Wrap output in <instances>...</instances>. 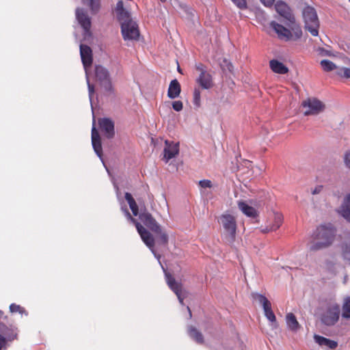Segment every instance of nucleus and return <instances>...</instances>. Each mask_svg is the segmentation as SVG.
I'll return each mask as SVG.
<instances>
[{"label":"nucleus","mask_w":350,"mask_h":350,"mask_svg":"<svg viewBox=\"0 0 350 350\" xmlns=\"http://www.w3.org/2000/svg\"><path fill=\"white\" fill-rule=\"evenodd\" d=\"M336 233V230L332 224L321 225L312 234L313 241L310 243V250L317 251L330 246L334 241Z\"/></svg>","instance_id":"nucleus-1"},{"label":"nucleus","mask_w":350,"mask_h":350,"mask_svg":"<svg viewBox=\"0 0 350 350\" xmlns=\"http://www.w3.org/2000/svg\"><path fill=\"white\" fill-rule=\"evenodd\" d=\"M276 12L290 23H295V18L291 13L290 8L283 1H278L275 5Z\"/></svg>","instance_id":"nucleus-15"},{"label":"nucleus","mask_w":350,"mask_h":350,"mask_svg":"<svg viewBox=\"0 0 350 350\" xmlns=\"http://www.w3.org/2000/svg\"><path fill=\"white\" fill-rule=\"evenodd\" d=\"M200 91L198 88H195L193 91V105L196 107H199L200 106Z\"/></svg>","instance_id":"nucleus-37"},{"label":"nucleus","mask_w":350,"mask_h":350,"mask_svg":"<svg viewBox=\"0 0 350 350\" xmlns=\"http://www.w3.org/2000/svg\"><path fill=\"white\" fill-rule=\"evenodd\" d=\"M344 161L346 167L350 170V150L346 152Z\"/></svg>","instance_id":"nucleus-45"},{"label":"nucleus","mask_w":350,"mask_h":350,"mask_svg":"<svg viewBox=\"0 0 350 350\" xmlns=\"http://www.w3.org/2000/svg\"><path fill=\"white\" fill-rule=\"evenodd\" d=\"M172 108L176 111H180L183 108V102L180 100H176L172 103Z\"/></svg>","instance_id":"nucleus-42"},{"label":"nucleus","mask_w":350,"mask_h":350,"mask_svg":"<svg viewBox=\"0 0 350 350\" xmlns=\"http://www.w3.org/2000/svg\"><path fill=\"white\" fill-rule=\"evenodd\" d=\"M270 27L277 33L279 39L284 41H288L293 39V33L291 30L284 27L282 25L275 21H271L270 23Z\"/></svg>","instance_id":"nucleus-13"},{"label":"nucleus","mask_w":350,"mask_h":350,"mask_svg":"<svg viewBox=\"0 0 350 350\" xmlns=\"http://www.w3.org/2000/svg\"><path fill=\"white\" fill-rule=\"evenodd\" d=\"M83 4L90 7L92 13H96L100 8V0H81Z\"/></svg>","instance_id":"nucleus-32"},{"label":"nucleus","mask_w":350,"mask_h":350,"mask_svg":"<svg viewBox=\"0 0 350 350\" xmlns=\"http://www.w3.org/2000/svg\"><path fill=\"white\" fill-rule=\"evenodd\" d=\"M291 27V33H293V39L292 40H297L299 39L302 36V31L299 25H295Z\"/></svg>","instance_id":"nucleus-36"},{"label":"nucleus","mask_w":350,"mask_h":350,"mask_svg":"<svg viewBox=\"0 0 350 350\" xmlns=\"http://www.w3.org/2000/svg\"><path fill=\"white\" fill-rule=\"evenodd\" d=\"M219 222L223 226L226 239L228 242L232 243L234 241L237 230L234 217L229 214L222 215L219 219Z\"/></svg>","instance_id":"nucleus-6"},{"label":"nucleus","mask_w":350,"mask_h":350,"mask_svg":"<svg viewBox=\"0 0 350 350\" xmlns=\"http://www.w3.org/2000/svg\"><path fill=\"white\" fill-rule=\"evenodd\" d=\"M238 207L243 212V213H244L245 215L248 217H256L258 215L256 210L254 207L249 206L245 202H239Z\"/></svg>","instance_id":"nucleus-26"},{"label":"nucleus","mask_w":350,"mask_h":350,"mask_svg":"<svg viewBox=\"0 0 350 350\" xmlns=\"http://www.w3.org/2000/svg\"><path fill=\"white\" fill-rule=\"evenodd\" d=\"M196 81L203 89L207 90L213 86L212 77L207 72L200 73Z\"/></svg>","instance_id":"nucleus-21"},{"label":"nucleus","mask_w":350,"mask_h":350,"mask_svg":"<svg viewBox=\"0 0 350 350\" xmlns=\"http://www.w3.org/2000/svg\"><path fill=\"white\" fill-rule=\"evenodd\" d=\"M199 185L202 188H211L212 187V183L209 180H200Z\"/></svg>","instance_id":"nucleus-43"},{"label":"nucleus","mask_w":350,"mask_h":350,"mask_svg":"<svg viewBox=\"0 0 350 350\" xmlns=\"http://www.w3.org/2000/svg\"><path fill=\"white\" fill-rule=\"evenodd\" d=\"M349 1H350V0H349Z\"/></svg>","instance_id":"nucleus-54"},{"label":"nucleus","mask_w":350,"mask_h":350,"mask_svg":"<svg viewBox=\"0 0 350 350\" xmlns=\"http://www.w3.org/2000/svg\"><path fill=\"white\" fill-rule=\"evenodd\" d=\"M124 212L125 213L127 219L133 224H135L138 233L139 234L142 241L144 243L150 248L154 255L159 259L160 256L157 255L154 252V239L152 234L145 228L140 223H139L136 219L133 218L129 211L127 209H124Z\"/></svg>","instance_id":"nucleus-3"},{"label":"nucleus","mask_w":350,"mask_h":350,"mask_svg":"<svg viewBox=\"0 0 350 350\" xmlns=\"http://www.w3.org/2000/svg\"><path fill=\"white\" fill-rule=\"evenodd\" d=\"M302 107L304 109L305 116H316L323 112L325 109V105L319 99L311 97L302 101Z\"/></svg>","instance_id":"nucleus-7"},{"label":"nucleus","mask_w":350,"mask_h":350,"mask_svg":"<svg viewBox=\"0 0 350 350\" xmlns=\"http://www.w3.org/2000/svg\"><path fill=\"white\" fill-rule=\"evenodd\" d=\"M139 218L153 232H161V226L150 213L147 211L141 212Z\"/></svg>","instance_id":"nucleus-11"},{"label":"nucleus","mask_w":350,"mask_h":350,"mask_svg":"<svg viewBox=\"0 0 350 350\" xmlns=\"http://www.w3.org/2000/svg\"><path fill=\"white\" fill-rule=\"evenodd\" d=\"M341 238L342 239L341 244L342 256L345 259L350 260V232H344Z\"/></svg>","instance_id":"nucleus-19"},{"label":"nucleus","mask_w":350,"mask_h":350,"mask_svg":"<svg viewBox=\"0 0 350 350\" xmlns=\"http://www.w3.org/2000/svg\"><path fill=\"white\" fill-rule=\"evenodd\" d=\"M239 10H244L247 9V0H230Z\"/></svg>","instance_id":"nucleus-38"},{"label":"nucleus","mask_w":350,"mask_h":350,"mask_svg":"<svg viewBox=\"0 0 350 350\" xmlns=\"http://www.w3.org/2000/svg\"><path fill=\"white\" fill-rule=\"evenodd\" d=\"M95 76L101 88L104 90L105 94L111 95L114 93V88L112 85L108 70L103 66H95Z\"/></svg>","instance_id":"nucleus-5"},{"label":"nucleus","mask_w":350,"mask_h":350,"mask_svg":"<svg viewBox=\"0 0 350 350\" xmlns=\"http://www.w3.org/2000/svg\"><path fill=\"white\" fill-rule=\"evenodd\" d=\"M121 31L124 40H137L139 39L138 25L134 21L124 22L122 24Z\"/></svg>","instance_id":"nucleus-8"},{"label":"nucleus","mask_w":350,"mask_h":350,"mask_svg":"<svg viewBox=\"0 0 350 350\" xmlns=\"http://www.w3.org/2000/svg\"><path fill=\"white\" fill-rule=\"evenodd\" d=\"M283 221V217L281 213H275L273 214V221H269L267 226L262 231L268 232L269 231H275L280 228Z\"/></svg>","instance_id":"nucleus-20"},{"label":"nucleus","mask_w":350,"mask_h":350,"mask_svg":"<svg viewBox=\"0 0 350 350\" xmlns=\"http://www.w3.org/2000/svg\"><path fill=\"white\" fill-rule=\"evenodd\" d=\"M165 145L163 159L165 163H167L171 159L176 157L178 154L179 143L166 140Z\"/></svg>","instance_id":"nucleus-12"},{"label":"nucleus","mask_w":350,"mask_h":350,"mask_svg":"<svg viewBox=\"0 0 350 350\" xmlns=\"http://www.w3.org/2000/svg\"><path fill=\"white\" fill-rule=\"evenodd\" d=\"M321 187H317L312 191V194L319 193L321 191Z\"/></svg>","instance_id":"nucleus-49"},{"label":"nucleus","mask_w":350,"mask_h":350,"mask_svg":"<svg viewBox=\"0 0 350 350\" xmlns=\"http://www.w3.org/2000/svg\"><path fill=\"white\" fill-rule=\"evenodd\" d=\"M262 308L264 310L265 315L267 317V319L273 323V326L274 327H277L278 323L276 322L275 316L273 312L272 311L271 303L268 304L266 306H264V307Z\"/></svg>","instance_id":"nucleus-29"},{"label":"nucleus","mask_w":350,"mask_h":350,"mask_svg":"<svg viewBox=\"0 0 350 350\" xmlns=\"http://www.w3.org/2000/svg\"><path fill=\"white\" fill-rule=\"evenodd\" d=\"M116 12L121 25L124 22L133 21L131 17L130 11L126 8V7H124L123 1H119L117 3Z\"/></svg>","instance_id":"nucleus-18"},{"label":"nucleus","mask_w":350,"mask_h":350,"mask_svg":"<svg viewBox=\"0 0 350 350\" xmlns=\"http://www.w3.org/2000/svg\"><path fill=\"white\" fill-rule=\"evenodd\" d=\"M178 71L179 72H180V69L179 66L178 67Z\"/></svg>","instance_id":"nucleus-52"},{"label":"nucleus","mask_w":350,"mask_h":350,"mask_svg":"<svg viewBox=\"0 0 350 350\" xmlns=\"http://www.w3.org/2000/svg\"><path fill=\"white\" fill-rule=\"evenodd\" d=\"M80 55L85 72H88V68L92 64V51L91 48L81 44L80 45Z\"/></svg>","instance_id":"nucleus-16"},{"label":"nucleus","mask_w":350,"mask_h":350,"mask_svg":"<svg viewBox=\"0 0 350 350\" xmlns=\"http://www.w3.org/2000/svg\"><path fill=\"white\" fill-rule=\"evenodd\" d=\"M188 334L189 336L193 339L196 342L202 344L204 342V337L196 327L189 326L188 327Z\"/></svg>","instance_id":"nucleus-28"},{"label":"nucleus","mask_w":350,"mask_h":350,"mask_svg":"<svg viewBox=\"0 0 350 350\" xmlns=\"http://www.w3.org/2000/svg\"><path fill=\"white\" fill-rule=\"evenodd\" d=\"M252 297L253 298V299L258 301L262 306V307L270 303V301L267 299V297L257 293H252Z\"/></svg>","instance_id":"nucleus-34"},{"label":"nucleus","mask_w":350,"mask_h":350,"mask_svg":"<svg viewBox=\"0 0 350 350\" xmlns=\"http://www.w3.org/2000/svg\"><path fill=\"white\" fill-rule=\"evenodd\" d=\"M267 7L271 6L275 0H260Z\"/></svg>","instance_id":"nucleus-46"},{"label":"nucleus","mask_w":350,"mask_h":350,"mask_svg":"<svg viewBox=\"0 0 350 350\" xmlns=\"http://www.w3.org/2000/svg\"><path fill=\"white\" fill-rule=\"evenodd\" d=\"M181 92L180 85L176 79L172 80L169 85L167 96L174 99L179 96Z\"/></svg>","instance_id":"nucleus-23"},{"label":"nucleus","mask_w":350,"mask_h":350,"mask_svg":"<svg viewBox=\"0 0 350 350\" xmlns=\"http://www.w3.org/2000/svg\"><path fill=\"white\" fill-rule=\"evenodd\" d=\"M320 319L326 326L334 325L339 319L340 314V306L334 301H329L320 308Z\"/></svg>","instance_id":"nucleus-2"},{"label":"nucleus","mask_w":350,"mask_h":350,"mask_svg":"<svg viewBox=\"0 0 350 350\" xmlns=\"http://www.w3.org/2000/svg\"><path fill=\"white\" fill-rule=\"evenodd\" d=\"M342 310V317L345 319H350V297L344 298Z\"/></svg>","instance_id":"nucleus-31"},{"label":"nucleus","mask_w":350,"mask_h":350,"mask_svg":"<svg viewBox=\"0 0 350 350\" xmlns=\"http://www.w3.org/2000/svg\"><path fill=\"white\" fill-rule=\"evenodd\" d=\"M320 64L324 71L329 72L337 69L335 64L328 59H323L321 61Z\"/></svg>","instance_id":"nucleus-33"},{"label":"nucleus","mask_w":350,"mask_h":350,"mask_svg":"<svg viewBox=\"0 0 350 350\" xmlns=\"http://www.w3.org/2000/svg\"><path fill=\"white\" fill-rule=\"evenodd\" d=\"M154 233L159 236V239L161 243L167 244V243L168 241V236L165 232H163L162 231V230L161 229L160 232H154Z\"/></svg>","instance_id":"nucleus-40"},{"label":"nucleus","mask_w":350,"mask_h":350,"mask_svg":"<svg viewBox=\"0 0 350 350\" xmlns=\"http://www.w3.org/2000/svg\"><path fill=\"white\" fill-rule=\"evenodd\" d=\"M336 74L342 78L349 79L350 78V68L341 67L337 68Z\"/></svg>","instance_id":"nucleus-35"},{"label":"nucleus","mask_w":350,"mask_h":350,"mask_svg":"<svg viewBox=\"0 0 350 350\" xmlns=\"http://www.w3.org/2000/svg\"><path fill=\"white\" fill-rule=\"evenodd\" d=\"M75 15L78 23L84 30V38L86 39L90 37L91 19L87 11L83 8H77L75 10Z\"/></svg>","instance_id":"nucleus-9"},{"label":"nucleus","mask_w":350,"mask_h":350,"mask_svg":"<svg viewBox=\"0 0 350 350\" xmlns=\"http://www.w3.org/2000/svg\"><path fill=\"white\" fill-rule=\"evenodd\" d=\"M166 280L169 287L176 295L181 305L184 304L183 300L187 296V291L183 288L181 283L178 282L169 274H166Z\"/></svg>","instance_id":"nucleus-10"},{"label":"nucleus","mask_w":350,"mask_h":350,"mask_svg":"<svg viewBox=\"0 0 350 350\" xmlns=\"http://www.w3.org/2000/svg\"><path fill=\"white\" fill-rule=\"evenodd\" d=\"M5 342V340L4 337H3L1 335H0V350H1L2 347Z\"/></svg>","instance_id":"nucleus-48"},{"label":"nucleus","mask_w":350,"mask_h":350,"mask_svg":"<svg viewBox=\"0 0 350 350\" xmlns=\"http://www.w3.org/2000/svg\"><path fill=\"white\" fill-rule=\"evenodd\" d=\"M187 310L189 311V317H191V312L189 307H188V306H187Z\"/></svg>","instance_id":"nucleus-50"},{"label":"nucleus","mask_w":350,"mask_h":350,"mask_svg":"<svg viewBox=\"0 0 350 350\" xmlns=\"http://www.w3.org/2000/svg\"><path fill=\"white\" fill-rule=\"evenodd\" d=\"M232 66L231 64H230V65H229L228 69H229V70H230V71H231V68H232Z\"/></svg>","instance_id":"nucleus-51"},{"label":"nucleus","mask_w":350,"mask_h":350,"mask_svg":"<svg viewBox=\"0 0 350 350\" xmlns=\"http://www.w3.org/2000/svg\"><path fill=\"white\" fill-rule=\"evenodd\" d=\"M286 322L288 328L292 332H297L300 328V325L297 321L295 316L290 312L286 315Z\"/></svg>","instance_id":"nucleus-27"},{"label":"nucleus","mask_w":350,"mask_h":350,"mask_svg":"<svg viewBox=\"0 0 350 350\" xmlns=\"http://www.w3.org/2000/svg\"><path fill=\"white\" fill-rule=\"evenodd\" d=\"M161 1H165V0H161Z\"/></svg>","instance_id":"nucleus-53"},{"label":"nucleus","mask_w":350,"mask_h":350,"mask_svg":"<svg viewBox=\"0 0 350 350\" xmlns=\"http://www.w3.org/2000/svg\"><path fill=\"white\" fill-rule=\"evenodd\" d=\"M21 307L18 305H16L15 304H12L10 306V310L11 312H21Z\"/></svg>","instance_id":"nucleus-44"},{"label":"nucleus","mask_w":350,"mask_h":350,"mask_svg":"<svg viewBox=\"0 0 350 350\" xmlns=\"http://www.w3.org/2000/svg\"><path fill=\"white\" fill-rule=\"evenodd\" d=\"M319 53L321 56H328V57H332L334 56V54L331 50H328L324 48H319L318 49Z\"/></svg>","instance_id":"nucleus-41"},{"label":"nucleus","mask_w":350,"mask_h":350,"mask_svg":"<svg viewBox=\"0 0 350 350\" xmlns=\"http://www.w3.org/2000/svg\"><path fill=\"white\" fill-rule=\"evenodd\" d=\"M125 199L129 203V207L133 214L134 216H137L139 215V208L138 206L133 198L132 195L130 193L126 192L125 193Z\"/></svg>","instance_id":"nucleus-30"},{"label":"nucleus","mask_w":350,"mask_h":350,"mask_svg":"<svg viewBox=\"0 0 350 350\" xmlns=\"http://www.w3.org/2000/svg\"><path fill=\"white\" fill-rule=\"evenodd\" d=\"M196 69L199 71H200V73H202V72H206L204 68V66L202 64H200L196 66Z\"/></svg>","instance_id":"nucleus-47"},{"label":"nucleus","mask_w":350,"mask_h":350,"mask_svg":"<svg viewBox=\"0 0 350 350\" xmlns=\"http://www.w3.org/2000/svg\"><path fill=\"white\" fill-rule=\"evenodd\" d=\"M85 73H86V81H87L88 88L89 97H90V100L91 101L92 96L94 94V85H92L90 83V79H89L88 72H85Z\"/></svg>","instance_id":"nucleus-39"},{"label":"nucleus","mask_w":350,"mask_h":350,"mask_svg":"<svg viewBox=\"0 0 350 350\" xmlns=\"http://www.w3.org/2000/svg\"><path fill=\"white\" fill-rule=\"evenodd\" d=\"M269 66L273 72L278 74H286L288 72V68L282 62L272 59L269 62Z\"/></svg>","instance_id":"nucleus-25"},{"label":"nucleus","mask_w":350,"mask_h":350,"mask_svg":"<svg viewBox=\"0 0 350 350\" xmlns=\"http://www.w3.org/2000/svg\"><path fill=\"white\" fill-rule=\"evenodd\" d=\"M314 341L319 345L326 346L330 349H335L338 347V342L336 341L330 340L323 336L315 334L314 336Z\"/></svg>","instance_id":"nucleus-24"},{"label":"nucleus","mask_w":350,"mask_h":350,"mask_svg":"<svg viewBox=\"0 0 350 350\" xmlns=\"http://www.w3.org/2000/svg\"><path fill=\"white\" fill-rule=\"evenodd\" d=\"M338 213L347 221L350 222V193L344 199V202L340 206Z\"/></svg>","instance_id":"nucleus-22"},{"label":"nucleus","mask_w":350,"mask_h":350,"mask_svg":"<svg viewBox=\"0 0 350 350\" xmlns=\"http://www.w3.org/2000/svg\"><path fill=\"white\" fill-rule=\"evenodd\" d=\"M303 17L305 23V29L312 36H317L319 34V21L315 10L310 6L306 7L303 10Z\"/></svg>","instance_id":"nucleus-4"},{"label":"nucleus","mask_w":350,"mask_h":350,"mask_svg":"<svg viewBox=\"0 0 350 350\" xmlns=\"http://www.w3.org/2000/svg\"><path fill=\"white\" fill-rule=\"evenodd\" d=\"M98 124L101 131L106 137L109 139L113 137L115 134L114 124L111 119L107 118H100L98 120Z\"/></svg>","instance_id":"nucleus-14"},{"label":"nucleus","mask_w":350,"mask_h":350,"mask_svg":"<svg viewBox=\"0 0 350 350\" xmlns=\"http://www.w3.org/2000/svg\"><path fill=\"white\" fill-rule=\"evenodd\" d=\"M92 144L93 148L98 155V157L102 159L103 150L100 142V137L98 131L95 127V120H93V126L92 129Z\"/></svg>","instance_id":"nucleus-17"}]
</instances>
